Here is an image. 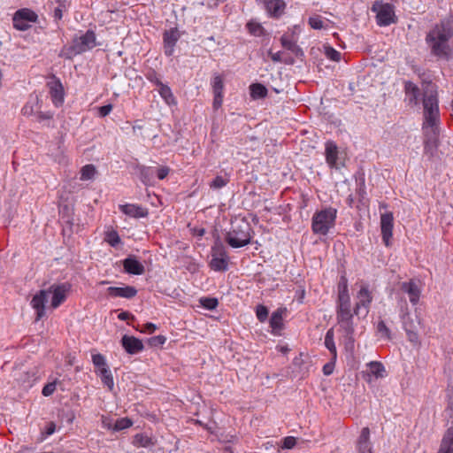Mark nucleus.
Instances as JSON below:
<instances>
[{
	"label": "nucleus",
	"mask_w": 453,
	"mask_h": 453,
	"mask_svg": "<svg viewBox=\"0 0 453 453\" xmlns=\"http://www.w3.org/2000/svg\"><path fill=\"white\" fill-rule=\"evenodd\" d=\"M372 10L377 13V23L380 26H388L395 23V11L393 5L389 4L376 3Z\"/></svg>",
	"instance_id": "obj_11"
},
{
	"label": "nucleus",
	"mask_w": 453,
	"mask_h": 453,
	"mask_svg": "<svg viewBox=\"0 0 453 453\" xmlns=\"http://www.w3.org/2000/svg\"><path fill=\"white\" fill-rule=\"evenodd\" d=\"M451 107H452V110H453V99H452V103H451Z\"/></svg>",
	"instance_id": "obj_63"
},
{
	"label": "nucleus",
	"mask_w": 453,
	"mask_h": 453,
	"mask_svg": "<svg viewBox=\"0 0 453 453\" xmlns=\"http://www.w3.org/2000/svg\"><path fill=\"white\" fill-rule=\"evenodd\" d=\"M62 16H63L62 10L59 7L56 8L55 11H54V17H55V19H61Z\"/></svg>",
	"instance_id": "obj_57"
},
{
	"label": "nucleus",
	"mask_w": 453,
	"mask_h": 453,
	"mask_svg": "<svg viewBox=\"0 0 453 453\" xmlns=\"http://www.w3.org/2000/svg\"><path fill=\"white\" fill-rule=\"evenodd\" d=\"M212 88L214 94L223 95L224 83L219 75H216L212 81Z\"/></svg>",
	"instance_id": "obj_38"
},
{
	"label": "nucleus",
	"mask_w": 453,
	"mask_h": 453,
	"mask_svg": "<svg viewBox=\"0 0 453 453\" xmlns=\"http://www.w3.org/2000/svg\"><path fill=\"white\" fill-rule=\"evenodd\" d=\"M326 158L331 167L335 166L337 159V146L334 142H326Z\"/></svg>",
	"instance_id": "obj_25"
},
{
	"label": "nucleus",
	"mask_w": 453,
	"mask_h": 453,
	"mask_svg": "<svg viewBox=\"0 0 453 453\" xmlns=\"http://www.w3.org/2000/svg\"><path fill=\"white\" fill-rule=\"evenodd\" d=\"M56 430V425L53 422H50L47 427L46 434L48 435L52 434Z\"/></svg>",
	"instance_id": "obj_55"
},
{
	"label": "nucleus",
	"mask_w": 453,
	"mask_h": 453,
	"mask_svg": "<svg viewBox=\"0 0 453 453\" xmlns=\"http://www.w3.org/2000/svg\"><path fill=\"white\" fill-rule=\"evenodd\" d=\"M70 288L67 283L53 284L37 293L31 301L32 307L36 310V321L44 316L45 303L50 302V307L58 308L65 300Z\"/></svg>",
	"instance_id": "obj_2"
},
{
	"label": "nucleus",
	"mask_w": 453,
	"mask_h": 453,
	"mask_svg": "<svg viewBox=\"0 0 453 453\" xmlns=\"http://www.w3.org/2000/svg\"><path fill=\"white\" fill-rule=\"evenodd\" d=\"M107 291L109 295L113 297L132 298L137 294V290L130 286L124 288L110 287Z\"/></svg>",
	"instance_id": "obj_20"
},
{
	"label": "nucleus",
	"mask_w": 453,
	"mask_h": 453,
	"mask_svg": "<svg viewBox=\"0 0 453 453\" xmlns=\"http://www.w3.org/2000/svg\"><path fill=\"white\" fill-rule=\"evenodd\" d=\"M438 453H453V428L447 429Z\"/></svg>",
	"instance_id": "obj_23"
},
{
	"label": "nucleus",
	"mask_w": 453,
	"mask_h": 453,
	"mask_svg": "<svg viewBox=\"0 0 453 453\" xmlns=\"http://www.w3.org/2000/svg\"><path fill=\"white\" fill-rule=\"evenodd\" d=\"M141 180L144 184H148L151 180L152 170L150 167L142 166L140 169Z\"/></svg>",
	"instance_id": "obj_42"
},
{
	"label": "nucleus",
	"mask_w": 453,
	"mask_h": 453,
	"mask_svg": "<svg viewBox=\"0 0 453 453\" xmlns=\"http://www.w3.org/2000/svg\"><path fill=\"white\" fill-rule=\"evenodd\" d=\"M400 318L408 340L411 343L417 344L418 342V328L422 321L420 312L418 309H415L414 311L411 312L405 307L402 309Z\"/></svg>",
	"instance_id": "obj_6"
},
{
	"label": "nucleus",
	"mask_w": 453,
	"mask_h": 453,
	"mask_svg": "<svg viewBox=\"0 0 453 453\" xmlns=\"http://www.w3.org/2000/svg\"><path fill=\"white\" fill-rule=\"evenodd\" d=\"M270 324L273 331L279 330L282 326V315L280 311H274L270 319Z\"/></svg>",
	"instance_id": "obj_32"
},
{
	"label": "nucleus",
	"mask_w": 453,
	"mask_h": 453,
	"mask_svg": "<svg viewBox=\"0 0 453 453\" xmlns=\"http://www.w3.org/2000/svg\"><path fill=\"white\" fill-rule=\"evenodd\" d=\"M36 104H37L36 98H34V99H31L30 101H28L22 109L23 115L27 116V117L34 115L35 111V108Z\"/></svg>",
	"instance_id": "obj_36"
},
{
	"label": "nucleus",
	"mask_w": 453,
	"mask_h": 453,
	"mask_svg": "<svg viewBox=\"0 0 453 453\" xmlns=\"http://www.w3.org/2000/svg\"><path fill=\"white\" fill-rule=\"evenodd\" d=\"M227 183V180H225L222 176H217L211 183V188H221L225 187Z\"/></svg>",
	"instance_id": "obj_46"
},
{
	"label": "nucleus",
	"mask_w": 453,
	"mask_h": 453,
	"mask_svg": "<svg viewBox=\"0 0 453 453\" xmlns=\"http://www.w3.org/2000/svg\"><path fill=\"white\" fill-rule=\"evenodd\" d=\"M180 38V34L177 28L165 31L164 34V49L167 56H172L174 51L176 42Z\"/></svg>",
	"instance_id": "obj_15"
},
{
	"label": "nucleus",
	"mask_w": 453,
	"mask_h": 453,
	"mask_svg": "<svg viewBox=\"0 0 453 453\" xmlns=\"http://www.w3.org/2000/svg\"><path fill=\"white\" fill-rule=\"evenodd\" d=\"M369 371L366 373V380L371 383L372 377L379 379L383 378L385 376V367L384 365L380 362H370L368 364Z\"/></svg>",
	"instance_id": "obj_21"
},
{
	"label": "nucleus",
	"mask_w": 453,
	"mask_h": 453,
	"mask_svg": "<svg viewBox=\"0 0 453 453\" xmlns=\"http://www.w3.org/2000/svg\"><path fill=\"white\" fill-rule=\"evenodd\" d=\"M157 84L159 85V94L162 96V98L165 101V103L169 105L176 104V101L172 93L171 88L168 86L164 85L160 81H157Z\"/></svg>",
	"instance_id": "obj_26"
},
{
	"label": "nucleus",
	"mask_w": 453,
	"mask_h": 453,
	"mask_svg": "<svg viewBox=\"0 0 453 453\" xmlns=\"http://www.w3.org/2000/svg\"><path fill=\"white\" fill-rule=\"evenodd\" d=\"M104 241L111 246L115 247L120 242V237L116 231L109 230L105 233Z\"/></svg>",
	"instance_id": "obj_31"
},
{
	"label": "nucleus",
	"mask_w": 453,
	"mask_h": 453,
	"mask_svg": "<svg viewBox=\"0 0 453 453\" xmlns=\"http://www.w3.org/2000/svg\"><path fill=\"white\" fill-rule=\"evenodd\" d=\"M204 233H205V230L203 228H202L198 231V235L203 236L204 234Z\"/></svg>",
	"instance_id": "obj_60"
},
{
	"label": "nucleus",
	"mask_w": 453,
	"mask_h": 453,
	"mask_svg": "<svg viewBox=\"0 0 453 453\" xmlns=\"http://www.w3.org/2000/svg\"><path fill=\"white\" fill-rule=\"evenodd\" d=\"M309 25L313 29H322L324 27V22L319 16L311 17L309 19Z\"/></svg>",
	"instance_id": "obj_43"
},
{
	"label": "nucleus",
	"mask_w": 453,
	"mask_h": 453,
	"mask_svg": "<svg viewBox=\"0 0 453 453\" xmlns=\"http://www.w3.org/2000/svg\"><path fill=\"white\" fill-rule=\"evenodd\" d=\"M394 217L392 212H386L380 216V230L382 240L386 246L390 245V239L393 234Z\"/></svg>",
	"instance_id": "obj_13"
},
{
	"label": "nucleus",
	"mask_w": 453,
	"mask_h": 453,
	"mask_svg": "<svg viewBox=\"0 0 453 453\" xmlns=\"http://www.w3.org/2000/svg\"><path fill=\"white\" fill-rule=\"evenodd\" d=\"M122 346L128 354L134 355L144 348L141 340L134 336L124 335L121 339Z\"/></svg>",
	"instance_id": "obj_17"
},
{
	"label": "nucleus",
	"mask_w": 453,
	"mask_h": 453,
	"mask_svg": "<svg viewBox=\"0 0 453 453\" xmlns=\"http://www.w3.org/2000/svg\"><path fill=\"white\" fill-rule=\"evenodd\" d=\"M50 94L55 106H61L65 100V91L59 80H54L48 83Z\"/></svg>",
	"instance_id": "obj_14"
},
{
	"label": "nucleus",
	"mask_w": 453,
	"mask_h": 453,
	"mask_svg": "<svg viewBox=\"0 0 453 453\" xmlns=\"http://www.w3.org/2000/svg\"><path fill=\"white\" fill-rule=\"evenodd\" d=\"M40 118H47V119H50V115H42V114H40Z\"/></svg>",
	"instance_id": "obj_62"
},
{
	"label": "nucleus",
	"mask_w": 453,
	"mask_h": 453,
	"mask_svg": "<svg viewBox=\"0 0 453 453\" xmlns=\"http://www.w3.org/2000/svg\"><path fill=\"white\" fill-rule=\"evenodd\" d=\"M353 313L351 311L350 296L349 294L348 281L342 277L338 284V310L337 319L340 326L348 333L353 332Z\"/></svg>",
	"instance_id": "obj_4"
},
{
	"label": "nucleus",
	"mask_w": 453,
	"mask_h": 453,
	"mask_svg": "<svg viewBox=\"0 0 453 453\" xmlns=\"http://www.w3.org/2000/svg\"><path fill=\"white\" fill-rule=\"evenodd\" d=\"M112 110V104H109L101 107H98V114L101 118L106 117L110 114Z\"/></svg>",
	"instance_id": "obj_48"
},
{
	"label": "nucleus",
	"mask_w": 453,
	"mask_h": 453,
	"mask_svg": "<svg viewBox=\"0 0 453 453\" xmlns=\"http://www.w3.org/2000/svg\"><path fill=\"white\" fill-rule=\"evenodd\" d=\"M377 332L380 334V335L383 338H386L388 340L391 339V333L389 328L386 326L384 321H380L377 325Z\"/></svg>",
	"instance_id": "obj_40"
},
{
	"label": "nucleus",
	"mask_w": 453,
	"mask_h": 453,
	"mask_svg": "<svg viewBox=\"0 0 453 453\" xmlns=\"http://www.w3.org/2000/svg\"><path fill=\"white\" fill-rule=\"evenodd\" d=\"M119 209L124 214L133 218H144L148 215V211L137 204H122Z\"/></svg>",
	"instance_id": "obj_18"
},
{
	"label": "nucleus",
	"mask_w": 453,
	"mask_h": 453,
	"mask_svg": "<svg viewBox=\"0 0 453 453\" xmlns=\"http://www.w3.org/2000/svg\"><path fill=\"white\" fill-rule=\"evenodd\" d=\"M247 27L249 29V32L256 36H260L264 34L263 27L256 21L249 22L247 24Z\"/></svg>",
	"instance_id": "obj_35"
},
{
	"label": "nucleus",
	"mask_w": 453,
	"mask_h": 453,
	"mask_svg": "<svg viewBox=\"0 0 453 453\" xmlns=\"http://www.w3.org/2000/svg\"><path fill=\"white\" fill-rule=\"evenodd\" d=\"M269 54L273 62H280L281 60V54L280 51L276 53H273L272 51H270Z\"/></svg>",
	"instance_id": "obj_54"
},
{
	"label": "nucleus",
	"mask_w": 453,
	"mask_h": 453,
	"mask_svg": "<svg viewBox=\"0 0 453 453\" xmlns=\"http://www.w3.org/2000/svg\"><path fill=\"white\" fill-rule=\"evenodd\" d=\"M134 444L137 447H148L151 444V440L142 434H138L134 437Z\"/></svg>",
	"instance_id": "obj_34"
},
{
	"label": "nucleus",
	"mask_w": 453,
	"mask_h": 453,
	"mask_svg": "<svg viewBox=\"0 0 453 453\" xmlns=\"http://www.w3.org/2000/svg\"><path fill=\"white\" fill-rule=\"evenodd\" d=\"M324 53L327 58H329L333 61H335V62L340 61L341 53L339 51H337L336 50H334V48H332L331 46L325 45L324 46Z\"/></svg>",
	"instance_id": "obj_33"
},
{
	"label": "nucleus",
	"mask_w": 453,
	"mask_h": 453,
	"mask_svg": "<svg viewBox=\"0 0 453 453\" xmlns=\"http://www.w3.org/2000/svg\"><path fill=\"white\" fill-rule=\"evenodd\" d=\"M423 106H424V122L423 129L432 142H436L439 133L438 124L440 121V113L438 106L437 88L432 82L423 83Z\"/></svg>",
	"instance_id": "obj_1"
},
{
	"label": "nucleus",
	"mask_w": 453,
	"mask_h": 453,
	"mask_svg": "<svg viewBox=\"0 0 453 453\" xmlns=\"http://www.w3.org/2000/svg\"><path fill=\"white\" fill-rule=\"evenodd\" d=\"M55 390H56V383L55 382L48 383L42 388V395L44 396H50L54 393Z\"/></svg>",
	"instance_id": "obj_47"
},
{
	"label": "nucleus",
	"mask_w": 453,
	"mask_h": 453,
	"mask_svg": "<svg viewBox=\"0 0 453 453\" xmlns=\"http://www.w3.org/2000/svg\"><path fill=\"white\" fill-rule=\"evenodd\" d=\"M133 425V422L128 418H122L116 421L113 429L116 431L123 430L130 427Z\"/></svg>",
	"instance_id": "obj_39"
},
{
	"label": "nucleus",
	"mask_w": 453,
	"mask_h": 453,
	"mask_svg": "<svg viewBox=\"0 0 453 453\" xmlns=\"http://www.w3.org/2000/svg\"><path fill=\"white\" fill-rule=\"evenodd\" d=\"M157 325H155L153 323H146L145 329L142 330V332H148L150 334H152L157 330Z\"/></svg>",
	"instance_id": "obj_53"
},
{
	"label": "nucleus",
	"mask_w": 453,
	"mask_h": 453,
	"mask_svg": "<svg viewBox=\"0 0 453 453\" xmlns=\"http://www.w3.org/2000/svg\"><path fill=\"white\" fill-rule=\"evenodd\" d=\"M200 302L201 304L208 310H213L218 305V300L216 298H202Z\"/></svg>",
	"instance_id": "obj_44"
},
{
	"label": "nucleus",
	"mask_w": 453,
	"mask_h": 453,
	"mask_svg": "<svg viewBox=\"0 0 453 453\" xmlns=\"http://www.w3.org/2000/svg\"><path fill=\"white\" fill-rule=\"evenodd\" d=\"M123 266L130 274L141 275L144 273V266L134 257H127L123 261Z\"/></svg>",
	"instance_id": "obj_19"
},
{
	"label": "nucleus",
	"mask_w": 453,
	"mask_h": 453,
	"mask_svg": "<svg viewBox=\"0 0 453 453\" xmlns=\"http://www.w3.org/2000/svg\"><path fill=\"white\" fill-rule=\"evenodd\" d=\"M166 338L163 335H157L150 339V344L152 346H159L165 344Z\"/></svg>",
	"instance_id": "obj_49"
},
{
	"label": "nucleus",
	"mask_w": 453,
	"mask_h": 453,
	"mask_svg": "<svg viewBox=\"0 0 453 453\" xmlns=\"http://www.w3.org/2000/svg\"><path fill=\"white\" fill-rule=\"evenodd\" d=\"M251 227L245 220L233 222L231 230L227 233L226 241L234 249L244 247L250 242Z\"/></svg>",
	"instance_id": "obj_5"
},
{
	"label": "nucleus",
	"mask_w": 453,
	"mask_h": 453,
	"mask_svg": "<svg viewBox=\"0 0 453 453\" xmlns=\"http://www.w3.org/2000/svg\"><path fill=\"white\" fill-rule=\"evenodd\" d=\"M92 362L94 365L96 367L97 371L99 372L102 370V368H107V365L105 362V358L101 354H95L92 356Z\"/></svg>",
	"instance_id": "obj_37"
},
{
	"label": "nucleus",
	"mask_w": 453,
	"mask_h": 453,
	"mask_svg": "<svg viewBox=\"0 0 453 453\" xmlns=\"http://www.w3.org/2000/svg\"><path fill=\"white\" fill-rule=\"evenodd\" d=\"M256 313H257V317L258 319V320L260 322H264L265 320H266L267 319V316H268V310L265 306L264 305H258L257 307V311H256Z\"/></svg>",
	"instance_id": "obj_45"
},
{
	"label": "nucleus",
	"mask_w": 453,
	"mask_h": 453,
	"mask_svg": "<svg viewBox=\"0 0 453 453\" xmlns=\"http://www.w3.org/2000/svg\"><path fill=\"white\" fill-rule=\"evenodd\" d=\"M74 419V415L72 414L71 417L69 418V422H73Z\"/></svg>",
	"instance_id": "obj_61"
},
{
	"label": "nucleus",
	"mask_w": 453,
	"mask_h": 453,
	"mask_svg": "<svg viewBox=\"0 0 453 453\" xmlns=\"http://www.w3.org/2000/svg\"><path fill=\"white\" fill-rule=\"evenodd\" d=\"M296 442L295 437L288 436L284 439L282 447L284 449H292L296 445Z\"/></svg>",
	"instance_id": "obj_50"
},
{
	"label": "nucleus",
	"mask_w": 453,
	"mask_h": 453,
	"mask_svg": "<svg viewBox=\"0 0 453 453\" xmlns=\"http://www.w3.org/2000/svg\"><path fill=\"white\" fill-rule=\"evenodd\" d=\"M372 301V293L366 286H362L356 296L354 314L357 316L366 317L369 312Z\"/></svg>",
	"instance_id": "obj_10"
},
{
	"label": "nucleus",
	"mask_w": 453,
	"mask_h": 453,
	"mask_svg": "<svg viewBox=\"0 0 453 453\" xmlns=\"http://www.w3.org/2000/svg\"><path fill=\"white\" fill-rule=\"evenodd\" d=\"M280 41H281V44L284 48H286L293 52H296L299 50V48L296 45V43L294 41L288 39L286 35H283L281 37Z\"/></svg>",
	"instance_id": "obj_41"
},
{
	"label": "nucleus",
	"mask_w": 453,
	"mask_h": 453,
	"mask_svg": "<svg viewBox=\"0 0 453 453\" xmlns=\"http://www.w3.org/2000/svg\"><path fill=\"white\" fill-rule=\"evenodd\" d=\"M323 372L326 375H329L332 372V367L329 364L324 365Z\"/></svg>",
	"instance_id": "obj_58"
},
{
	"label": "nucleus",
	"mask_w": 453,
	"mask_h": 453,
	"mask_svg": "<svg viewBox=\"0 0 453 453\" xmlns=\"http://www.w3.org/2000/svg\"><path fill=\"white\" fill-rule=\"evenodd\" d=\"M325 345L328 350L332 353L333 358H336V347L334 341V330L329 329L325 336Z\"/></svg>",
	"instance_id": "obj_29"
},
{
	"label": "nucleus",
	"mask_w": 453,
	"mask_h": 453,
	"mask_svg": "<svg viewBox=\"0 0 453 453\" xmlns=\"http://www.w3.org/2000/svg\"><path fill=\"white\" fill-rule=\"evenodd\" d=\"M170 168L168 166H161L157 169V178L159 180H164L169 174Z\"/></svg>",
	"instance_id": "obj_51"
},
{
	"label": "nucleus",
	"mask_w": 453,
	"mask_h": 453,
	"mask_svg": "<svg viewBox=\"0 0 453 453\" xmlns=\"http://www.w3.org/2000/svg\"><path fill=\"white\" fill-rule=\"evenodd\" d=\"M37 19V14L30 9H21L15 12L13 16V26L19 31H25L29 28L30 22Z\"/></svg>",
	"instance_id": "obj_12"
},
{
	"label": "nucleus",
	"mask_w": 453,
	"mask_h": 453,
	"mask_svg": "<svg viewBox=\"0 0 453 453\" xmlns=\"http://www.w3.org/2000/svg\"><path fill=\"white\" fill-rule=\"evenodd\" d=\"M337 211L326 208L316 212L312 217V230L317 234H326L334 225Z\"/></svg>",
	"instance_id": "obj_7"
},
{
	"label": "nucleus",
	"mask_w": 453,
	"mask_h": 453,
	"mask_svg": "<svg viewBox=\"0 0 453 453\" xmlns=\"http://www.w3.org/2000/svg\"><path fill=\"white\" fill-rule=\"evenodd\" d=\"M96 45V35L93 31H87L84 35L73 39L72 46L65 50L64 54L67 58L74 55L81 54Z\"/></svg>",
	"instance_id": "obj_8"
},
{
	"label": "nucleus",
	"mask_w": 453,
	"mask_h": 453,
	"mask_svg": "<svg viewBox=\"0 0 453 453\" xmlns=\"http://www.w3.org/2000/svg\"><path fill=\"white\" fill-rule=\"evenodd\" d=\"M131 317V314L127 311H122L118 315V318L120 320H127Z\"/></svg>",
	"instance_id": "obj_56"
},
{
	"label": "nucleus",
	"mask_w": 453,
	"mask_h": 453,
	"mask_svg": "<svg viewBox=\"0 0 453 453\" xmlns=\"http://www.w3.org/2000/svg\"><path fill=\"white\" fill-rule=\"evenodd\" d=\"M103 423H104V426L108 427L109 429L111 428V426L109 422L103 420Z\"/></svg>",
	"instance_id": "obj_59"
},
{
	"label": "nucleus",
	"mask_w": 453,
	"mask_h": 453,
	"mask_svg": "<svg viewBox=\"0 0 453 453\" xmlns=\"http://www.w3.org/2000/svg\"><path fill=\"white\" fill-rule=\"evenodd\" d=\"M401 289L408 295L409 300L412 305H416L418 303L421 290L416 282L413 280L403 282L401 284Z\"/></svg>",
	"instance_id": "obj_16"
},
{
	"label": "nucleus",
	"mask_w": 453,
	"mask_h": 453,
	"mask_svg": "<svg viewBox=\"0 0 453 453\" xmlns=\"http://www.w3.org/2000/svg\"><path fill=\"white\" fill-rule=\"evenodd\" d=\"M97 372L99 373L104 385H105L110 390H112L114 388V380L109 368H102V370Z\"/></svg>",
	"instance_id": "obj_27"
},
{
	"label": "nucleus",
	"mask_w": 453,
	"mask_h": 453,
	"mask_svg": "<svg viewBox=\"0 0 453 453\" xmlns=\"http://www.w3.org/2000/svg\"><path fill=\"white\" fill-rule=\"evenodd\" d=\"M211 267L215 271H226L227 269V259L226 251L225 246L220 241L215 242L211 249Z\"/></svg>",
	"instance_id": "obj_9"
},
{
	"label": "nucleus",
	"mask_w": 453,
	"mask_h": 453,
	"mask_svg": "<svg viewBox=\"0 0 453 453\" xmlns=\"http://www.w3.org/2000/svg\"><path fill=\"white\" fill-rule=\"evenodd\" d=\"M453 36V20L444 19L426 35L431 51L437 57H447L449 52V41Z\"/></svg>",
	"instance_id": "obj_3"
},
{
	"label": "nucleus",
	"mask_w": 453,
	"mask_h": 453,
	"mask_svg": "<svg viewBox=\"0 0 453 453\" xmlns=\"http://www.w3.org/2000/svg\"><path fill=\"white\" fill-rule=\"evenodd\" d=\"M96 168L93 165H86L81 170V180H93L96 174Z\"/></svg>",
	"instance_id": "obj_28"
},
{
	"label": "nucleus",
	"mask_w": 453,
	"mask_h": 453,
	"mask_svg": "<svg viewBox=\"0 0 453 453\" xmlns=\"http://www.w3.org/2000/svg\"><path fill=\"white\" fill-rule=\"evenodd\" d=\"M266 88L265 86H263L262 84H259V83H256V84H252L250 86V94H251V96L254 97V98H257V97H265L266 96Z\"/></svg>",
	"instance_id": "obj_30"
},
{
	"label": "nucleus",
	"mask_w": 453,
	"mask_h": 453,
	"mask_svg": "<svg viewBox=\"0 0 453 453\" xmlns=\"http://www.w3.org/2000/svg\"><path fill=\"white\" fill-rule=\"evenodd\" d=\"M370 430L368 427H364L358 440L359 453H372L371 444L369 441Z\"/></svg>",
	"instance_id": "obj_22"
},
{
	"label": "nucleus",
	"mask_w": 453,
	"mask_h": 453,
	"mask_svg": "<svg viewBox=\"0 0 453 453\" xmlns=\"http://www.w3.org/2000/svg\"><path fill=\"white\" fill-rule=\"evenodd\" d=\"M223 101V95L214 94L213 105L216 109L221 106Z\"/></svg>",
	"instance_id": "obj_52"
},
{
	"label": "nucleus",
	"mask_w": 453,
	"mask_h": 453,
	"mask_svg": "<svg viewBox=\"0 0 453 453\" xmlns=\"http://www.w3.org/2000/svg\"><path fill=\"white\" fill-rule=\"evenodd\" d=\"M404 90L410 102L417 105L418 104L419 97L418 87L411 81H406L404 84Z\"/></svg>",
	"instance_id": "obj_24"
}]
</instances>
